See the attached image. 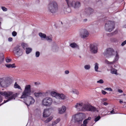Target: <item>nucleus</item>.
I'll list each match as a JSON object with an SVG mask.
<instances>
[{
  "label": "nucleus",
  "instance_id": "69168bd1",
  "mask_svg": "<svg viewBox=\"0 0 126 126\" xmlns=\"http://www.w3.org/2000/svg\"><path fill=\"white\" fill-rule=\"evenodd\" d=\"M55 125H54V124H53V123H52V124L51 125H50L49 126H55Z\"/></svg>",
  "mask_w": 126,
  "mask_h": 126
},
{
  "label": "nucleus",
  "instance_id": "79ce46f5",
  "mask_svg": "<svg viewBox=\"0 0 126 126\" xmlns=\"http://www.w3.org/2000/svg\"><path fill=\"white\" fill-rule=\"evenodd\" d=\"M105 90H109L110 91H112V89L110 88H107L104 89Z\"/></svg>",
  "mask_w": 126,
  "mask_h": 126
},
{
  "label": "nucleus",
  "instance_id": "a211bd4d",
  "mask_svg": "<svg viewBox=\"0 0 126 126\" xmlns=\"http://www.w3.org/2000/svg\"><path fill=\"white\" fill-rule=\"evenodd\" d=\"M116 55L115 56V57L114 58V60L113 62H109V64H112L115 62H116V61H117L119 58V55L118 53H117V52H116Z\"/></svg>",
  "mask_w": 126,
  "mask_h": 126
},
{
  "label": "nucleus",
  "instance_id": "6e6d98bb",
  "mask_svg": "<svg viewBox=\"0 0 126 126\" xmlns=\"http://www.w3.org/2000/svg\"><path fill=\"white\" fill-rule=\"evenodd\" d=\"M66 5H67L66 4H64V5L63 6L64 8H65V9H66L68 7V6H67L66 7Z\"/></svg>",
  "mask_w": 126,
  "mask_h": 126
},
{
  "label": "nucleus",
  "instance_id": "c756f323",
  "mask_svg": "<svg viewBox=\"0 0 126 126\" xmlns=\"http://www.w3.org/2000/svg\"><path fill=\"white\" fill-rule=\"evenodd\" d=\"M26 49V52L27 54H28L32 51V49L30 48H27Z\"/></svg>",
  "mask_w": 126,
  "mask_h": 126
},
{
  "label": "nucleus",
  "instance_id": "4d7b16f0",
  "mask_svg": "<svg viewBox=\"0 0 126 126\" xmlns=\"http://www.w3.org/2000/svg\"><path fill=\"white\" fill-rule=\"evenodd\" d=\"M105 62L106 63L109 64V62L107 60H106L105 61Z\"/></svg>",
  "mask_w": 126,
  "mask_h": 126
},
{
  "label": "nucleus",
  "instance_id": "4be33fe9",
  "mask_svg": "<svg viewBox=\"0 0 126 126\" xmlns=\"http://www.w3.org/2000/svg\"><path fill=\"white\" fill-rule=\"evenodd\" d=\"M88 111H94L96 110V108L90 105Z\"/></svg>",
  "mask_w": 126,
  "mask_h": 126
},
{
  "label": "nucleus",
  "instance_id": "c85d7f7f",
  "mask_svg": "<svg viewBox=\"0 0 126 126\" xmlns=\"http://www.w3.org/2000/svg\"><path fill=\"white\" fill-rule=\"evenodd\" d=\"M58 48L57 46H54L52 47V49L54 51H56L58 50Z\"/></svg>",
  "mask_w": 126,
  "mask_h": 126
},
{
  "label": "nucleus",
  "instance_id": "b1692460",
  "mask_svg": "<svg viewBox=\"0 0 126 126\" xmlns=\"http://www.w3.org/2000/svg\"><path fill=\"white\" fill-rule=\"evenodd\" d=\"M39 35L42 38H45L46 37V35L45 34L40 32L39 34Z\"/></svg>",
  "mask_w": 126,
  "mask_h": 126
},
{
  "label": "nucleus",
  "instance_id": "603ef678",
  "mask_svg": "<svg viewBox=\"0 0 126 126\" xmlns=\"http://www.w3.org/2000/svg\"><path fill=\"white\" fill-rule=\"evenodd\" d=\"M69 73V71L68 70H66L65 71V73L66 74H68Z\"/></svg>",
  "mask_w": 126,
  "mask_h": 126
},
{
  "label": "nucleus",
  "instance_id": "72a5a7b5",
  "mask_svg": "<svg viewBox=\"0 0 126 126\" xmlns=\"http://www.w3.org/2000/svg\"><path fill=\"white\" fill-rule=\"evenodd\" d=\"M14 87L15 88H17L19 89H21L20 86L17 84L16 82L14 84Z\"/></svg>",
  "mask_w": 126,
  "mask_h": 126
},
{
  "label": "nucleus",
  "instance_id": "774afa93",
  "mask_svg": "<svg viewBox=\"0 0 126 126\" xmlns=\"http://www.w3.org/2000/svg\"><path fill=\"white\" fill-rule=\"evenodd\" d=\"M2 20V19L1 18H0V21H1Z\"/></svg>",
  "mask_w": 126,
  "mask_h": 126
},
{
  "label": "nucleus",
  "instance_id": "f03ea898",
  "mask_svg": "<svg viewBox=\"0 0 126 126\" xmlns=\"http://www.w3.org/2000/svg\"><path fill=\"white\" fill-rule=\"evenodd\" d=\"M48 11L53 14L57 12L58 10V6L57 3L55 1L50 2L48 6Z\"/></svg>",
  "mask_w": 126,
  "mask_h": 126
},
{
  "label": "nucleus",
  "instance_id": "473e14b6",
  "mask_svg": "<svg viewBox=\"0 0 126 126\" xmlns=\"http://www.w3.org/2000/svg\"><path fill=\"white\" fill-rule=\"evenodd\" d=\"M98 64L97 63H96L95 64V66L94 67L95 70V71L97 72L98 71L97 70L98 69Z\"/></svg>",
  "mask_w": 126,
  "mask_h": 126
},
{
  "label": "nucleus",
  "instance_id": "8fccbe9b",
  "mask_svg": "<svg viewBox=\"0 0 126 126\" xmlns=\"http://www.w3.org/2000/svg\"><path fill=\"white\" fill-rule=\"evenodd\" d=\"M102 93L103 94H105L107 93V92L105 91L102 90Z\"/></svg>",
  "mask_w": 126,
  "mask_h": 126
},
{
  "label": "nucleus",
  "instance_id": "a878e982",
  "mask_svg": "<svg viewBox=\"0 0 126 126\" xmlns=\"http://www.w3.org/2000/svg\"><path fill=\"white\" fill-rule=\"evenodd\" d=\"M21 45L22 47L24 49H26L28 46L27 44L25 43H22Z\"/></svg>",
  "mask_w": 126,
  "mask_h": 126
},
{
  "label": "nucleus",
  "instance_id": "de8ad7c7",
  "mask_svg": "<svg viewBox=\"0 0 126 126\" xmlns=\"http://www.w3.org/2000/svg\"><path fill=\"white\" fill-rule=\"evenodd\" d=\"M11 60L10 59H9L8 58H6V61L7 63H9L10 62Z\"/></svg>",
  "mask_w": 126,
  "mask_h": 126
},
{
  "label": "nucleus",
  "instance_id": "bf43d9fd",
  "mask_svg": "<svg viewBox=\"0 0 126 126\" xmlns=\"http://www.w3.org/2000/svg\"><path fill=\"white\" fill-rule=\"evenodd\" d=\"M103 104L105 106L107 105L108 104L106 102H104Z\"/></svg>",
  "mask_w": 126,
  "mask_h": 126
},
{
  "label": "nucleus",
  "instance_id": "20e7f679",
  "mask_svg": "<svg viewBox=\"0 0 126 126\" xmlns=\"http://www.w3.org/2000/svg\"><path fill=\"white\" fill-rule=\"evenodd\" d=\"M105 28L107 31L111 32L115 28V24L114 22L112 21H108L105 24Z\"/></svg>",
  "mask_w": 126,
  "mask_h": 126
},
{
  "label": "nucleus",
  "instance_id": "a18cd8bd",
  "mask_svg": "<svg viewBox=\"0 0 126 126\" xmlns=\"http://www.w3.org/2000/svg\"><path fill=\"white\" fill-rule=\"evenodd\" d=\"M100 118V116L97 117L95 118V122H97L99 120Z\"/></svg>",
  "mask_w": 126,
  "mask_h": 126
},
{
  "label": "nucleus",
  "instance_id": "f3484780",
  "mask_svg": "<svg viewBox=\"0 0 126 126\" xmlns=\"http://www.w3.org/2000/svg\"><path fill=\"white\" fill-rule=\"evenodd\" d=\"M90 105L86 103H83V111H88Z\"/></svg>",
  "mask_w": 126,
  "mask_h": 126
},
{
  "label": "nucleus",
  "instance_id": "f704fd0d",
  "mask_svg": "<svg viewBox=\"0 0 126 126\" xmlns=\"http://www.w3.org/2000/svg\"><path fill=\"white\" fill-rule=\"evenodd\" d=\"M60 119L59 118L57 119L53 123V124L55 125L60 121Z\"/></svg>",
  "mask_w": 126,
  "mask_h": 126
},
{
  "label": "nucleus",
  "instance_id": "09e8293b",
  "mask_svg": "<svg viewBox=\"0 0 126 126\" xmlns=\"http://www.w3.org/2000/svg\"><path fill=\"white\" fill-rule=\"evenodd\" d=\"M126 44V40L123 42L121 44L122 46H123Z\"/></svg>",
  "mask_w": 126,
  "mask_h": 126
},
{
  "label": "nucleus",
  "instance_id": "5fc2aeb1",
  "mask_svg": "<svg viewBox=\"0 0 126 126\" xmlns=\"http://www.w3.org/2000/svg\"><path fill=\"white\" fill-rule=\"evenodd\" d=\"M40 84V83L35 82V85H38Z\"/></svg>",
  "mask_w": 126,
  "mask_h": 126
},
{
  "label": "nucleus",
  "instance_id": "9b49d317",
  "mask_svg": "<svg viewBox=\"0 0 126 126\" xmlns=\"http://www.w3.org/2000/svg\"><path fill=\"white\" fill-rule=\"evenodd\" d=\"M31 99H28L26 101L24 102L28 107L30 105L33 104L35 102V100L32 97H31Z\"/></svg>",
  "mask_w": 126,
  "mask_h": 126
},
{
  "label": "nucleus",
  "instance_id": "39448f33",
  "mask_svg": "<svg viewBox=\"0 0 126 126\" xmlns=\"http://www.w3.org/2000/svg\"><path fill=\"white\" fill-rule=\"evenodd\" d=\"M13 52L18 57L21 56L23 54L22 49L20 46L17 45L13 49Z\"/></svg>",
  "mask_w": 126,
  "mask_h": 126
},
{
  "label": "nucleus",
  "instance_id": "13d9d810",
  "mask_svg": "<svg viewBox=\"0 0 126 126\" xmlns=\"http://www.w3.org/2000/svg\"><path fill=\"white\" fill-rule=\"evenodd\" d=\"M110 113L111 114H114L115 113V112L114 111V110H113L110 111Z\"/></svg>",
  "mask_w": 126,
  "mask_h": 126
},
{
  "label": "nucleus",
  "instance_id": "cd10ccee",
  "mask_svg": "<svg viewBox=\"0 0 126 126\" xmlns=\"http://www.w3.org/2000/svg\"><path fill=\"white\" fill-rule=\"evenodd\" d=\"M71 92L73 94H79V93L78 91L75 89H73L71 91Z\"/></svg>",
  "mask_w": 126,
  "mask_h": 126
},
{
  "label": "nucleus",
  "instance_id": "1a4fd4ad",
  "mask_svg": "<svg viewBox=\"0 0 126 126\" xmlns=\"http://www.w3.org/2000/svg\"><path fill=\"white\" fill-rule=\"evenodd\" d=\"M72 120L75 122H77L80 123V122H82V119L81 117L79 115L76 114L72 117Z\"/></svg>",
  "mask_w": 126,
  "mask_h": 126
},
{
  "label": "nucleus",
  "instance_id": "dca6fc26",
  "mask_svg": "<svg viewBox=\"0 0 126 126\" xmlns=\"http://www.w3.org/2000/svg\"><path fill=\"white\" fill-rule=\"evenodd\" d=\"M83 103H77L75 105V107L79 111H83Z\"/></svg>",
  "mask_w": 126,
  "mask_h": 126
},
{
  "label": "nucleus",
  "instance_id": "2eb2a0df",
  "mask_svg": "<svg viewBox=\"0 0 126 126\" xmlns=\"http://www.w3.org/2000/svg\"><path fill=\"white\" fill-rule=\"evenodd\" d=\"M67 4L66 5V7L68 6L69 7H73L75 1L72 0H65Z\"/></svg>",
  "mask_w": 126,
  "mask_h": 126
},
{
  "label": "nucleus",
  "instance_id": "5701e85b",
  "mask_svg": "<svg viewBox=\"0 0 126 126\" xmlns=\"http://www.w3.org/2000/svg\"><path fill=\"white\" fill-rule=\"evenodd\" d=\"M5 65L6 67L8 68H10V67L14 68L16 67V66H15V64L14 63L12 64H5Z\"/></svg>",
  "mask_w": 126,
  "mask_h": 126
},
{
  "label": "nucleus",
  "instance_id": "7ed1b4c3",
  "mask_svg": "<svg viewBox=\"0 0 126 126\" xmlns=\"http://www.w3.org/2000/svg\"><path fill=\"white\" fill-rule=\"evenodd\" d=\"M31 94V85H27L25 86L24 90L20 98H27Z\"/></svg>",
  "mask_w": 126,
  "mask_h": 126
},
{
  "label": "nucleus",
  "instance_id": "393cba45",
  "mask_svg": "<svg viewBox=\"0 0 126 126\" xmlns=\"http://www.w3.org/2000/svg\"><path fill=\"white\" fill-rule=\"evenodd\" d=\"M70 46L73 48L77 47H78V46L75 43L70 44Z\"/></svg>",
  "mask_w": 126,
  "mask_h": 126
},
{
  "label": "nucleus",
  "instance_id": "2f4dec72",
  "mask_svg": "<svg viewBox=\"0 0 126 126\" xmlns=\"http://www.w3.org/2000/svg\"><path fill=\"white\" fill-rule=\"evenodd\" d=\"M91 119V117H89L87 119H85L83 121V124H86L88 123V120H90Z\"/></svg>",
  "mask_w": 126,
  "mask_h": 126
},
{
  "label": "nucleus",
  "instance_id": "c9c22d12",
  "mask_svg": "<svg viewBox=\"0 0 126 126\" xmlns=\"http://www.w3.org/2000/svg\"><path fill=\"white\" fill-rule=\"evenodd\" d=\"M52 118L51 117H50L48 118L45 121V122L47 123L49 122L52 120Z\"/></svg>",
  "mask_w": 126,
  "mask_h": 126
},
{
  "label": "nucleus",
  "instance_id": "58836bf2",
  "mask_svg": "<svg viewBox=\"0 0 126 126\" xmlns=\"http://www.w3.org/2000/svg\"><path fill=\"white\" fill-rule=\"evenodd\" d=\"M46 38L47 40H49L50 41H52V39L49 36H47V37L46 36Z\"/></svg>",
  "mask_w": 126,
  "mask_h": 126
},
{
  "label": "nucleus",
  "instance_id": "f257e3e1",
  "mask_svg": "<svg viewBox=\"0 0 126 126\" xmlns=\"http://www.w3.org/2000/svg\"><path fill=\"white\" fill-rule=\"evenodd\" d=\"M13 93L11 92H0V102L2 101V99L1 96V95L5 96V97L8 98V99L6 100H4V102L0 105V106L6 102L11 101L13 99H15L17 95V93L13 94Z\"/></svg>",
  "mask_w": 126,
  "mask_h": 126
},
{
  "label": "nucleus",
  "instance_id": "052dcab7",
  "mask_svg": "<svg viewBox=\"0 0 126 126\" xmlns=\"http://www.w3.org/2000/svg\"><path fill=\"white\" fill-rule=\"evenodd\" d=\"M40 2V1L39 0H37L36 1V4L39 3Z\"/></svg>",
  "mask_w": 126,
  "mask_h": 126
},
{
  "label": "nucleus",
  "instance_id": "680f3d73",
  "mask_svg": "<svg viewBox=\"0 0 126 126\" xmlns=\"http://www.w3.org/2000/svg\"><path fill=\"white\" fill-rule=\"evenodd\" d=\"M119 102L120 103H122L123 102V101L121 99H120L119 101Z\"/></svg>",
  "mask_w": 126,
  "mask_h": 126
},
{
  "label": "nucleus",
  "instance_id": "412c9836",
  "mask_svg": "<svg viewBox=\"0 0 126 126\" xmlns=\"http://www.w3.org/2000/svg\"><path fill=\"white\" fill-rule=\"evenodd\" d=\"M66 110V107L64 106H63L62 108L59 109V113L60 114H62L65 112Z\"/></svg>",
  "mask_w": 126,
  "mask_h": 126
},
{
  "label": "nucleus",
  "instance_id": "0e129e2a",
  "mask_svg": "<svg viewBox=\"0 0 126 126\" xmlns=\"http://www.w3.org/2000/svg\"><path fill=\"white\" fill-rule=\"evenodd\" d=\"M107 100V99L106 98H104V99H103L102 100L103 101H105L106 100Z\"/></svg>",
  "mask_w": 126,
  "mask_h": 126
},
{
  "label": "nucleus",
  "instance_id": "ddd939ff",
  "mask_svg": "<svg viewBox=\"0 0 126 126\" xmlns=\"http://www.w3.org/2000/svg\"><path fill=\"white\" fill-rule=\"evenodd\" d=\"M85 12L86 15L89 16L90 15L93 13L94 10L90 8H88L85 9Z\"/></svg>",
  "mask_w": 126,
  "mask_h": 126
},
{
  "label": "nucleus",
  "instance_id": "f8f14e48",
  "mask_svg": "<svg viewBox=\"0 0 126 126\" xmlns=\"http://www.w3.org/2000/svg\"><path fill=\"white\" fill-rule=\"evenodd\" d=\"M90 50L93 53H95L97 52V48L96 46L93 44H91L90 47Z\"/></svg>",
  "mask_w": 126,
  "mask_h": 126
},
{
  "label": "nucleus",
  "instance_id": "e2e57ef3",
  "mask_svg": "<svg viewBox=\"0 0 126 126\" xmlns=\"http://www.w3.org/2000/svg\"><path fill=\"white\" fill-rule=\"evenodd\" d=\"M86 124H82L81 126H86Z\"/></svg>",
  "mask_w": 126,
  "mask_h": 126
},
{
  "label": "nucleus",
  "instance_id": "bb28decb",
  "mask_svg": "<svg viewBox=\"0 0 126 126\" xmlns=\"http://www.w3.org/2000/svg\"><path fill=\"white\" fill-rule=\"evenodd\" d=\"M41 93H35L34 94L35 96L37 97H38L41 96L42 94Z\"/></svg>",
  "mask_w": 126,
  "mask_h": 126
},
{
  "label": "nucleus",
  "instance_id": "0eeeda50",
  "mask_svg": "<svg viewBox=\"0 0 126 126\" xmlns=\"http://www.w3.org/2000/svg\"><path fill=\"white\" fill-rule=\"evenodd\" d=\"M52 99L49 97L44 98L42 101L43 105L46 107H49L52 104Z\"/></svg>",
  "mask_w": 126,
  "mask_h": 126
},
{
  "label": "nucleus",
  "instance_id": "4c0bfd02",
  "mask_svg": "<svg viewBox=\"0 0 126 126\" xmlns=\"http://www.w3.org/2000/svg\"><path fill=\"white\" fill-rule=\"evenodd\" d=\"M40 55V53L38 51H37L35 53V57H38Z\"/></svg>",
  "mask_w": 126,
  "mask_h": 126
},
{
  "label": "nucleus",
  "instance_id": "3c124183",
  "mask_svg": "<svg viewBox=\"0 0 126 126\" xmlns=\"http://www.w3.org/2000/svg\"><path fill=\"white\" fill-rule=\"evenodd\" d=\"M13 39L11 37H9L8 39V41H9L11 42L12 41Z\"/></svg>",
  "mask_w": 126,
  "mask_h": 126
},
{
  "label": "nucleus",
  "instance_id": "aec40b11",
  "mask_svg": "<svg viewBox=\"0 0 126 126\" xmlns=\"http://www.w3.org/2000/svg\"><path fill=\"white\" fill-rule=\"evenodd\" d=\"M81 6V4L79 2L75 1L73 7L74 8L76 9L79 8Z\"/></svg>",
  "mask_w": 126,
  "mask_h": 126
},
{
  "label": "nucleus",
  "instance_id": "37998d69",
  "mask_svg": "<svg viewBox=\"0 0 126 126\" xmlns=\"http://www.w3.org/2000/svg\"><path fill=\"white\" fill-rule=\"evenodd\" d=\"M12 35L13 36H15L17 35V33L15 31H13L12 32Z\"/></svg>",
  "mask_w": 126,
  "mask_h": 126
},
{
  "label": "nucleus",
  "instance_id": "ea45409f",
  "mask_svg": "<svg viewBox=\"0 0 126 126\" xmlns=\"http://www.w3.org/2000/svg\"><path fill=\"white\" fill-rule=\"evenodd\" d=\"M118 32V31L117 30H116L113 32L111 33L110 34L112 35H114L116 34Z\"/></svg>",
  "mask_w": 126,
  "mask_h": 126
},
{
  "label": "nucleus",
  "instance_id": "864d4df0",
  "mask_svg": "<svg viewBox=\"0 0 126 126\" xmlns=\"http://www.w3.org/2000/svg\"><path fill=\"white\" fill-rule=\"evenodd\" d=\"M118 92L120 93H122L123 92V91L122 90L120 89H118Z\"/></svg>",
  "mask_w": 126,
  "mask_h": 126
},
{
  "label": "nucleus",
  "instance_id": "a19ab883",
  "mask_svg": "<svg viewBox=\"0 0 126 126\" xmlns=\"http://www.w3.org/2000/svg\"><path fill=\"white\" fill-rule=\"evenodd\" d=\"M97 82V83H100L102 84L104 83V81L103 79H101L99 80Z\"/></svg>",
  "mask_w": 126,
  "mask_h": 126
},
{
  "label": "nucleus",
  "instance_id": "6e6552de",
  "mask_svg": "<svg viewBox=\"0 0 126 126\" xmlns=\"http://www.w3.org/2000/svg\"><path fill=\"white\" fill-rule=\"evenodd\" d=\"M52 96L55 97L57 99H61L64 100L66 98L65 96L63 94H59L56 93L55 92H52L50 93Z\"/></svg>",
  "mask_w": 126,
  "mask_h": 126
},
{
  "label": "nucleus",
  "instance_id": "423d86ee",
  "mask_svg": "<svg viewBox=\"0 0 126 126\" xmlns=\"http://www.w3.org/2000/svg\"><path fill=\"white\" fill-rule=\"evenodd\" d=\"M114 51L113 49L108 48L104 51L103 54L106 57L109 58L114 55Z\"/></svg>",
  "mask_w": 126,
  "mask_h": 126
},
{
  "label": "nucleus",
  "instance_id": "9d476101",
  "mask_svg": "<svg viewBox=\"0 0 126 126\" xmlns=\"http://www.w3.org/2000/svg\"><path fill=\"white\" fill-rule=\"evenodd\" d=\"M10 84V81L7 79L3 80L0 82V86L3 87H7Z\"/></svg>",
  "mask_w": 126,
  "mask_h": 126
},
{
  "label": "nucleus",
  "instance_id": "6ab92c4d",
  "mask_svg": "<svg viewBox=\"0 0 126 126\" xmlns=\"http://www.w3.org/2000/svg\"><path fill=\"white\" fill-rule=\"evenodd\" d=\"M49 113L48 110L47 109L44 110L43 113V116L44 117H47L49 115Z\"/></svg>",
  "mask_w": 126,
  "mask_h": 126
},
{
  "label": "nucleus",
  "instance_id": "49530a36",
  "mask_svg": "<svg viewBox=\"0 0 126 126\" xmlns=\"http://www.w3.org/2000/svg\"><path fill=\"white\" fill-rule=\"evenodd\" d=\"M111 73L112 74H116L117 73V71L116 70H111Z\"/></svg>",
  "mask_w": 126,
  "mask_h": 126
},
{
  "label": "nucleus",
  "instance_id": "7c9ffc66",
  "mask_svg": "<svg viewBox=\"0 0 126 126\" xmlns=\"http://www.w3.org/2000/svg\"><path fill=\"white\" fill-rule=\"evenodd\" d=\"M0 56L1 57H0V63L2 62L4 59V57L3 54H0Z\"/></svg>",
  "mask_w": 126,
  "mask_h": 126
},
{
  "label": "nucleus",
  "instance_id": "c03bdc74",
  "mask_svg": "<svg viewBox=\"0 0 126 126\" xmlns=\"http://www.w3.org/2000/svg\"><path fill=\"white\" fill-rule=\"evenodd\" d=\"M1 9H2V10L4 11H7V9L4 7H2Z\"/></svg>",
  "mask_w": 126,
  "mask_h": 126
},
{
  "label": "nucleus",
  "instance_id": "e433bc0d",
  "mask_svg": "<svg viewBox=\"0 0 126 126\" xmlns=\"http://www.w3.org/2000/svg\"><path fill=\"white\" fill-rule=\"evenodd\" d=\"M84 68L86 70L89 69L90 68V66L89 65H86L84 66Z\"/></svg>",
  "mask_w": 126,
  "mask_h": 126
},
{
  "label": "nucleus",
  "instance_id": "338daca9",
  "mask_svg": "<svg viewBox=\"0 0 126 126\" xmlns=\"http://www.w3.org/2000/svg\"><path fill=\"white\" fill-rule=\"evenodd\" d=\"M87 19H85L84 20V21L85 22H86L87 21Z\"/></svg>",
  "mask_w": 126,
  "mask_h": 126
},
{
  "label": "nucleus",
  "instance_id": "4468645a",
  "mask_svg": "<svg viewBox=\"0 0 126 126\" xmlns=\"http://www.w3.org/2000/svg\"><path fill=\"white\" fill-rule=\"evenodd\" d=\"M88 35V32L86 30H83L80 33V36L82 38L87 37Z\"/></svg>",
  "mask_w": 126,
  "mask_h": 126
}]
</instances>
